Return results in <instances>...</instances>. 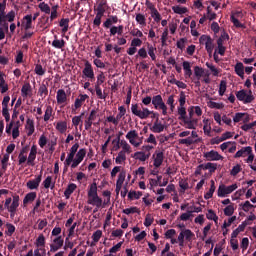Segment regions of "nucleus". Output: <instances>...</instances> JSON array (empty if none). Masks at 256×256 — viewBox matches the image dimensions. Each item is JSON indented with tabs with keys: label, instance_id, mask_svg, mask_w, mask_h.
Returning <instances> with one entry per match:
<instances>
[{
	"label": "nucleus",
	"instance_id": "1",
	"mask_svg": "<svg viewBox=\"0 0 256 256\" xmlns=\"http://www.w3.org/2000/svg\"><path fill=\"white\" fill-rule=\"evenodd\" d=\"M141 108H139V104H132L131 105L132 114L135 115L136 117H139V119H149V116H150L151 119H156V121H159V113L155 111H151L149 110V108L143 107V104H141Z\"/></svg>",
	"mask_w": 256,
	"mask_h": 256
},
{
	"label": "nucleus",
	"instance_id": "2",
	"mask_svg": "<svg viewBox=\"0 0 256 256\" xmlns=\"http://www.w3.org/2000/svg\"><path fill=\"white\" fill-rule=\"evenodd\" d=\"M109 9V4L107 3V0H98L97 6L94 7V11H96V16L93 20L94 27H100L101 26V19H103V16Z\"/></svg>",
	"mask_w": 256,
	"mask_h": 256
},
{
	"label": "nucleus",
	"instance_id": "3",
	"mask_svg": "<svg viewBox=\"0 0 256 256\" xmlns=\"http://www.w3.org/2000/svg\"><path fill=\"white\" fill-rule=\"evenodd\" d=\"M87 203L88 205L97 207V209H101V207H103V199H101L97 193V183L90 185Z\"/></svg>",
	"mask_w": 256,
	"mask_h": 256
},
{
	"label": "nucleus",
	"instance_id": "4",
	"mask_svg": "<svg viewBox=\"0 0 256 256\" xmlns=\"http://www.w3.org/2000/svg\"><path fill=\"white\" fill-rule=\"evenodd\" d=\"M236 97L238 101H243V103H253L255 101V96H253V92L249 90V94H247V91L240 90L236 92Z\"/></svg>",
	"mask_w": 256,
	"mask_h": 256
},
{
	"label": "nucleus",
	"instance_id": "5",
	"mask_svg": "<svg viewBox=\"0 0 256 256\" xmlns=\"http://www.w3.org/2000/svg\"><path fill=\"white\" fill-rule=\"evenodd\" d=\"M239 186L237 184H232L230 186H226L225 184H221L218 187L217 195L218 197H225L226 195H231L233 191H235Z\"/></svg>",
	"mask_w": 256,
	"mask_h": 256
},
{
	"label": "nucleus",
	"instance_id": "6",
	"mask_svg": "<svg viewBox=\"0 0 256 256\" xmlns=\"http://www.w3.org/2000/svg\"><path fill=\"white\" fill-rule=\"evenodd\" d=\"M82 74L86 79H89L90 81H95V71L93 70V65H91V62L89 60H86L84 63V69L82 70Z\"/></svg>",
	"mask_w": 256,
	"mask_h": 256
},
{
	"label": "nucleus",
	"instance_id": "7",
	"mask_svg": "<svg viewBox=\"0 0 256 256\" xmlns=\"http://www.w3.org/2000/svg\"><path fill=\"white\" fill-rule=\"evenodd\" d=\"M153 166L155 169H159L163 165V161H165V153L160 150H156L152 155Z\"/></svg>",
	"mask_w": 256,
	"mask_h": 256
},
{
	"label": "nucleus",
	"instance_id": "8",
	"mask_svg": "<svg viewBox=\"0 0 256 256\" xmlns=\"http://www.w3.org/2000/svg\"><path fill=\"white\" fill-rule=\"evenodd\" d=\"M203 157L206 161H223L224 159V157L215 150L204 152Z\"/></svg>",
	"mask_w": 256,
	"mask_h": 256
},
{
	"label": "nucleus",
	"instance_id": "9",
	"mask_svg": "<svg viewBox=\"0 0 256 256\" xmlns=\"http://www.w3.org/2000/svg\"><path fill=\"white\" fill-rule=\"evenodd\" d=\"M126 139H128L129 143L133 145L134 147H140L141 142L135 141V139H139V133H137V130H130L126 134Z\"/></svg>",
	"mask_w": 256,
	"mask_h": 256
},
{
	"label": "nucleus",
	"instance_id": "10",
	"mask_svg": "<svg viewBox=\"0 0 256 256\" xmlns=\"http://www.w3.org/2000/svg\"><path fill=\"white\" fill-rule=\"evenodd\" d=\"M79 149V143H75L71 149H70V153L68 154L65 162H64V165L66 167H69V165H71V163H73V159H75V155L77 154V151Z\"/></svg>",
	"mask_w": 256,
	"mask_h": 256
},
{
	"label": "nucleus",
	"instance_id": "11",
	"mask_svg": "<svg viewBox=\"0 0 256 256\" xmlns=\"http://www.w3.org/2000/svg\"><path fill=\"white\" fill-rule=\"evenodd\" d=\"M143 45V40L139 38H134L131 41V47L127 50L129 55H135L137 53V47H141Z\"/></svg>",
	"mask_w": 256,
	"mask_h": 256
},
{
	"label": "nucleus",
	"instance_id": "12",
	"mask_svg": "<svg viewBox=\"0 0 256 256\" xmlns=\"http://www.w3.org/2000/svg\"><path fill=\"white\" fill-rule=\"evenodd\" d=\"M43 179V176L40 174L35 179L29 180L26 183V187H28L31 191L34 189H39V185L41 184V181Z\"/></svg>",
	"mask_w": 256,
	"mask_h": 256
},
{
	"label": "nucleus",
	"instance_id": "13",
	"mask_svg": "<svg viewBox=\"0 0 256 256\" xmlns=\"http://www.w3.org/2000/svg\"><path fill=\"white\" fill-rule=\"evenodd\" d=\"M87 99H89V95L80 94L78 96V98L75 99L74 108H72L73 111H75V109H81V107H83V103H85V101H87Z\"/></svg>",
	"mask_w": 256,
	"mask_h": 256
},
{
	"label": "nucleus",
	"instance_id": "14",
	"mask_svg": "<svg viewBox=\"0 0 256 256\" xmlns=\"http://www.w3.org/2000/svg\"><path fill=\"white\" fill-rule=\"evenodd\" d=\"M22 25H24L25 31H29L33 27V15L29 14L23 17Z\"/></svg>",
	"mask_w": 256,
	"mask_h": 256
},
{
	"label": "nucleus",
	"instance_id": "15",
	"mask_svg": "<svg viewBox=\"0 0 256 256\" xmlns=\"http://www.w3.org/2000/svg\"><path fill=\"white\" fill-rule=\"evenodd\" d=\"M37 199V192H29L25 195L23 199V205L24 207H27L29 203H33Z\"/></svg>",
	"mask_w": 256,
	"mask_h": 256
},
{
	"label": "nucleus",
	"instance_id": "16",
	"mask_svg": "<svg viewBox=\"0 0 256 256\" xmlns=\"http://www.w3.org/2000/svg\"><path fill=\"white\" fill-rule=\"evenodd\" d=\"M234 71L236 75H238V77H240L241 79H245V66L242 62L236 63Z\"/></svg>",
	"mask_w": 256,
	"mask_h": 256
},
{
	"label": "nucleus",
	"instance_id": "17",
	"mask_svg": "<svg viewBox=\"0 0 256 256\" xmlns=\"http://www.w3.org/2000/svg\"><path fill=\"white\" fill-rule=\"evenodd\" d=\"M58 105H63V103H67V93L65 90L59 89L56 95Z\"/></svg>",
	"mask_w": 256,
	"mask_h": 256
},
{
	"label": "nucleus",
	"instance_id": "18",
	"mask_svg": "<svg viewBox=\"0 0 256 256\" xmlns=\"http://www.w3.org/2000/svg\"><path fill=\"white\" fill-rule=\"evenodd\" d=\"M152 105L154 106V109H160V107L165 105V102L163 101V97L161 95L153 96Z\"/></svg>",
	"mask_w": 256,
	"mask_h": 256
},
{
	"label": "nucleus",
	"instance_id": "19",
	"mask_svg": "<svg viewBox=\"0 0 256 256\" xmlns=\"http://www.w3.org/2000/svg\"><path fill=\"white\" fill-rule=\"evenodd\" d=\"M251 149V146L242 147L236 152V154L234 155V159H239V157H247V154L251 153Z\"/></svg>",
	"mask_w": 256,
	"mask_h": 256
},
{
	"label": "nucleus",
	"instance_id": "20",
	"mask_svg": "<svg viewBox=\"0 0 256 256\" xmlns=\"http://www.w3.org/2000/svg\"><path fill=\"white\" fill-rule=\"evenodd\" d=\"M233 121L234 123H239L241 121H244V123H247V121H249V114L238 112L235 114Z\"/></svg>",
	"mask_w": 256,
	"mask_h": 256
},
{
	"label": "nucleus",
	"instance_id": "21",
	"mask_svg": "<svg viewBox=\"0 0 256 256\" xmlns=\"http://www.w3.org/2000/svg\"><path fill=\"white\" fill-rule=\"evenodd\" d=\"M182 67L184 69V76L186 79H191V76L193 75V70H191V63L189 61H184L182 63Z\"/></svg>",
	"mask_w": 256,
	"mask_h": 256
},
{
	"label": "nucleus",
	"instance_id": "22",
	"mask_svg": "<svg viewBox=\"0 0 256 256\" xmlns=\"http://www.w3.org/2000/svg\"><path fill=\"white\" fill-rule=\"evenodd\" d=\"M150 129L153 133H163V131H165V125L159 121H155Z\"/></svg>",
	"mask_w": 256,
	"mask_h": 256
},
{
	"label": "nucleus",
	"instance_id": "23",
	"mask_svg": "<svg viewBox=\"0 0 256 256\" xmlns=\"http://www.w3.org/2000/svg\"><path fill=\"white\" fill-rule=\"evenodd\" d=\"M26 129L28 130V133H27L28 137H31V135L35 133V121L28 118L26 121Z\"/></svg>",
	"mask_w": 256,
	"mask_h": 256
},
{
	"label": "nucleus",
	"instance_id": "24",
	"mask_svg": "<svg viewBox=\"0 0 256 256\" xmlns=\"http://www.w3.org/2000/svg\"><path fill=\"white\" fill-rule=\"evenodd\" d=\"M75 189H77V184L71 183L67 186L66 190L64 191V196L66 199H69L71 195L75 192Z\"/></svg>",
	"mask_w": 256,
	"mask_h": 256
},
{
	"label": "nucleus",
	"instance_id": "25",
	"mask_svg": "<svg viewBox=\"0 0 256 256\" xmlns=\"http://www.w3.org/2000/svg\"><path fill=\"white\" fill-rule=\"evenodd\" d=\"M52 47L54 49H63L65 47V40L64 39H57V35H54V40L52 41Z\"/></svg>",
	"mask_w": 256,
	"mask_h": 256
},
{
	"label": "nucleus",
	"instance_id": "26",
	"mask_svg": "<svg viewBox=\"0 0 256 256\" xmlns=\"http://www.w3.org/2000/svg\"><path fill=\"white\" fill-rule=\"evenodd\" d=\"M215 181L211 180L210 181V189L209 191L204 195V199L209 200L213 198V193H215Z\"/></svg>",
	"mask_w": 256,
	"mask_h": 256
},
{
	"label": "nucleus",
	"instance_id": "27",
	"mask_svg": "<svg viewBox=\"0 0 256 256\" xmlns=\"http://www.w3.org/2000/svg\"><path fill=\"white\" fill-rule=\"evenodd\" d=\"M69 18H62L59 22V27H62V33L65 34L69 31Z\"/></svg>",
	"mask_w": 256,
	"mask_h": 256
},
{
	"label": "nucleus",
	"instance_id": "28",
	"mask_svg": "<svg viewBox=\"0 0 256 256\" xmlns=\"http://www.w3.org/2000/svg\"><path fill=\"white\" fill-rule=\"evenodd\" d=\"M51 117H53V107L51 105H46L43 119L47 123Z\"/></svg>",
	"mask_w": 256,
	"mask_h": 256
},
{
	"label": "nucleus",
	"instance_id": "29",
	"mask_svg": "<svg viewBox=\"0 0 256 256\" xmlns=\"http://www.w3.org/2000/svg\"><path fill=\"white\" fill-rule=\"evenodd\" d=\"M206 218L209 221H214V223H218L219 221V216H217V214L215 213V211L213 209H209L208 213L206 214Z\"/></svg>",
	"mask_w": 256,
	"mask_h": 256
},
{
	"label": "nucleus",
	"instance_id": "30",
	"mask_svg": "<svg viewBox=\"0 0 256 256\" xmlns=\"http://www.w3.org/2000/svg\"><path fill=\"white\" fill-rule=\"evenodd\" d=\"M32 92L31 84L25 83L21 88V95L22 97H29V93Z\"/></svg>",
	"mask_w": 256,
	"mask_h": 256
},
{
	"label": "nucleus",
	"instance_id": "31",
	"mask_svg": "<svg viewBox=\"0 0 256 256\" xmlns=\"http://www.w3.org/2000/svg\"><path fill=\"white\" fill-rule=\"evenodd\" d=\"M56 129L61 133H66L67 131V121H59L56 124Z\"/></svg>",
	"mask_w": 256,
	"mask_h": 256
},
{
	"label": "nucleus",
	"instance_id": "32",
	"mask_svg": "<svg viewBox=\"0 0 256 256\" xmlns=\"http://www.w3.org/2000/svg\"><path fill=\"white\" fill-rule=\"evenodd\" d=\"M147 49H148V55L151 57L152 61H156L157 60V55H155V52L157 51V48H155L151 44H148Z\"/></svg>",
	"mask_w": 256,
	"mask_h": 256
},
{
	"label": "nucleus",
	"instance_id": "33",
	"mask_svg": "<svg viewBox=\"0 0 256 256\" xmlns=\"http://www.w3.org/2000/svg\"><path fill=\"white\" fill-rule=\"evenodd\" d=\"M209 171V173H215L217 171V163L208 162L204 164V171Z\"/></svg>",
	"mask_w": 256,
	"mask_h": 256
},
{
	"label": "nucleus",
	"instance_id": "34",
	"mask_svg": "<svg viewBox=\"0 0 256 256\" xmlns=\"http://www.w3.org/2000/svg\"><path fill=\"white\" fill-rule=\"evenodd\" d=\"M205 49L208 55L211 57V55H213V49H215V44H213L212 38L206 42Z\"/></svg>",
	"mask_w": 256,
	"mask_h": 256
},
{
	"label": "nucleus",
	"instance_id": "35",
	"mask_svg": "<svg viewBox=\"0 0 256 256\" xmlns=\"http://www.w3.org/2000/svg\"><path fill=\"white\" fill-rule=\"evenodd\" d=\"M123 161H127V156L125 155V151H120L118 153V156L115 159V163L117 165H121V163H123Z\"/></svg>",
	"mask_w": 256,
	"mask_h": 256
},
{
	"label": "nucleus",
	"instance_id": "36",
	"mask_svg": "<svg viewBox=\"0 0 256 256\" xmlns=\"http://www.w3.org/2000/svg\"><path fill=\"white\" fill-rule=\"evenodd\" d=\"M35 159H37V154L30 152L27 158V165L29 167H35Z\"/></svg>",
	"mask_w": 256,
	"mask_h": 256
},
{
	"label": "nucleus",
	"instance_id": "37",
	"mask_svg": "<svg viewBox=\"0 0 256 256\" xmlns=\"http://www.w3.org/2000/svg\"><path fill=\"white\" fill-rule=\"evenodd\" d=\"M143 196V192L140 191H130L128 193V199H130L131 201H133V199H141V197Z\"/></svg>",
	"mask_w": 256,
	"mask_h": 256
},
{
	"label": "nucleus",
	"instance_id": "38",
	"mask_svg": "<svg viewBox=\"0 0 256 256\" xmlns=\"http://www.w3.org/2000/svg\"><path fill=\"white\" fill-rule=\"evenodd\" d=\"M172 11H174V13H176L177 15H185V13H187L188 9H187V7L173 6Z\"/></svg>",
	"mask_w": 256,
	"mask_h": 256
},
{
	"label": "nucleus",
	"instance_id": "39",
	"mask_svg": "<svg viewBox=\"0 0 256 256\" xmlns=\"http://www.w3.org/2000/svg\"><path fill=\"white\" fill-rule=\"evenodd\" d=\"M51 183H53V177H51V176L46 177V179L43 181L44 188L50 189V187H51V189H54L55 184H52V186H51Z\"/></svg>",
	"mask_w": 256,
	"mask_h": 256
},
{
	"label": "nucleus",
	"instance_id": "40",
	"mask_svg": "<svg viewBox=\"0 0 256 256\" xmlns=\"http://www.w3.org/2000/svg\"><path fill=\"white\" fill-rule=\"evenodd\" d=\"M136 21L139 23V25H142V27H145L147 25V18H145V15L138 13L136 14Z\"/></svg>",
	"mask_w": 256,
	"mask_h": 256
},
{
	"label": "nucleus",
	"instance_id": "41",
	"mask_svg": "<svg viewBox=\"0 0 256 256\" xmlns=\"http://www.w3.org/2000/svg\"><path fill=\"white\" fill-rule=\"evenodd\" d=\"M178 115H180L179 116L180 121H185V119L187 118V110L185 109V107L183 106L178 107Z\"/></svg>",
	"mask_w": 256,
	"mask_h": 256
},
{
	"label": "nucleus",
	"instance_id": "42",
	"mask_svg": "<svg viewBox=\"0 0 256 256\" xmlns=\"http://www.w3.org/2000/svg\"><path fill=\"white\" fill-rule=\"evenodd\" d=\"M38 7L40 11H42L43 13H46V15H49L51 13V7H49V4L45 2L40 3Z\"/></svg>",
	"mask_w": 256,
	"mask_h": 256
},
{
	"label": "nucleus",
	"instance_id": "43",
	"mask_svg": "<svg viewBox=\"0 0 256 256\" xmlns=\"http://www.w3.org/2000/svg\"><path fill=\"white\" fill-rule=\"evenodd\" d=\"M95 92L98 97V99H107V94H103V90L101 89V86L95 85Z\"/></svg>",
	"mask_w": 256,
	"mask_h": 256
},
{
	"label": "nucleus",
	"instance_id": "44",
	"mask_svg": "<svg viewBox=\"0 0 256 256\" xmlns=\"http://www.w3.org/2000/svg\"><path fill=\"white\" fill-rule=\"evenodd\" d=\"M87 155V150H85V148L80 149L77 153H76V160L80 161V163L83 161V159H85V156Z\"/></svg>",
	"mask_w": 256,
	"mask_h": 256
},
{
	"label": "nucleus",
	"instance_id": "45",
	"mask_svg": "<svg viewBox=\"0 0 256 256\" xmlns=\"http://www.w3.org/2000/svg\"><path fill=\"white\" fill-rule=\"evenodd\" d=\"M205 73V70L199 66L194 67V75L196 79H201L203 77V74Z\"/></svg>",
	"mask_w": 256,
	"mask_h": 256
},
{
	"label": "nucleus",
	"instance_id": "46",
	"mask_svg": "<svg viewBox=\"0 0 256 256\" xmlns=\"http://www.w3.org/2000/svg\"><path fill=\"white\" fill-rule=\"evenodd\" d=\"M151 17H153L156 23H159L161 21V14L157 10V8H152Z\"/></svg>",
	"mask_w": 256,
	"mask_h": 256
},
{
	"label": "nucleus",
	"instance_id": "47",
	"mask_svg": "<svg viewBox=\"0 0 256 256\" xmlns=\"http://www.w3.org/2000/svg\"><path fill=\"white\" fill-rule=\"evenodd\" d=\"M133 159H136L138 161H146L145 152H135L134 155H132Z\"/></svg>",
	"mask_w": 256,
	"mask_h": 256
},
{
	"label": "nucleus",
	"instance_id": "48",
	"mask_svg": "<svg viewBox=\"0 0 256 256\" xmlns=\"http://www.w3.org/2000/svg\"><path fill=\"white\" fill-rule=\"evenodd\" d=\"M230 20L232 21L234 27H238V28H240V29H243V27H245V25H243L242 23H240V22H239V19H237V18L235 17V14H232V15L230 16Z\"/></svg>",
	"mask_w": 256,
	"mask_h": 256
},
{
	"label": "nucleus",
	"instance_id": "49",
	"mask_svg": "<svg viewBox=\"0 0 256 256\" xmlns=\"http://www.w3.org/2000/svg\"><path fill=\"white\" fill-rule=\"evenodd\" d=\"M191 217H193V211L187 210L186 213H182L180 215V221H189V219H191Z\"/></svg>",
	"mask_w": 256,
	"mask_h": 256
},
{
	"label": "nucleus",
	"instance_id": "50",
	"mask_svg": "<svg viewBox=\"0 0 256 256\" xmlns=\"http://www.w3.org/2000/svg\"><path fill=\"white\" fill-rule=\"evenodd\" d=\"M0 26L3 31H6V33L9 32V23H7V20L0 16Z\"/></svg>",
	"mask_w": 256,
	"mask_h": 256
},
{
	"label": "nucleus",
	"instance_id": "51",
	"mask_svg": "<svg viewBox=\"0 0 256 256\" xmlns=\"http://www.w3.org/2000/svg\"><path fill=\"white\" fill-rule=\"evenodd\" d=\"M38 93L40 97H45L46 95H49V90L47 89V86L45 84H42L39 87Z\"/></svg>",
	"mask_w": 256,
	"mask_h": 256
},
{
	"label": "nucleus",
	"instance_id": "52",
	"mask_svg": "<svg viewBox=\"0 0 256 256\" xmlns=\"http://www.w3.org/2000/svg\"><path fill=\"white\" fill-rule=\"evenodd\" d=\"M102 236H103V231L96 230L92 235V239L94 243H99V240L101 239Z\"/></svg>",
	"mask_w": 256,
	"mask_h": 256
},
{
	"label": "nucleus",
	"instance_id": "53",
	"mask_svg": "<svg viewBox=\"0 0 256 256\" xmlns=\"http://www.w3.org/2000/svg\"><path fill=\"white\" fill-rule=\"evenodd\" d=\"M119 113L116 115V119L119 121H121V118L125 117V113H127V109H125V106H120L118 108Z\"/></svg>",
	"mask_w": 256,
	"mask_h": 256
},
{
	"label": "nucleus",
	"instance_id": "54",
	"mask_svg": "<svg viewBox=\"0 0 256 256\" xmlns=\"http://www.w3.org/2000/svg\"><path fill=\"white\" fill-rule=\"evenodd\" d=\"M227 91V82L221 81L219 86V95L220 97H223L225 95V92Z\"/></svg>",
	"mask_w": 256,
	"mask_h": 256
},
{
	"label": "nucleus",
	"instance_id": "55",
	"mask_svg": "<svg viewBox=\"0 0 256 256\" xmlns=\"http://www.w3.org/2000/svg\"><path fill=\"white\" fill-rule=\"evenodd\" d=\"M242 211H245V213L249 212L250 209H253L255 205L251 204L249 200L245 201L244 204H241Z\"/></svg>",
	"mask_w": 256,
	"mask_h": 256
},
{
	"label": "nucleus",
	"instance_id": "56",
	"mask_svg": "<svg viewBox=\"0 0 256 256\" xmlns=\"http://www.w3.org/2000/svg\"><path fill=\"white\" fill-rule=\"evenodd\" d=\"M36 247H45V236L40 234L36 239Z\"/></svg>",
	"mask_w": 256,
	"mask_h": 256
},
{
	"label": "nucleus",
	"instance_id": "57",
	"mask_svg": "<svg viewBox=\"0 0 256 256\" xmlns=\"http://www.w3.org/2000/svg\"><path fill=\"white\" fill-rule=\"evenodd\" d=\"M183 233H184V238L186 239V241H191V239H193V237H195V234L190 229L183 230Z\"/></svg>",
	"mask_w": 256,
	"mask_h": 256
},
{
	"label": "nucleus",
	"instance_id": "58",
	"mask_svg": "<svg viewBox=\"0 0 256 256\" xmlns=\"http://www.w3.org/2000/svg\"><path fill=\"white\" fill-rule=\"evenodd\" d=\"M127 177V173H125V171H122L119 173L118 175V179L116 184L118 185H123V183H125V178Z\"/></svg>",
	"mask_w": 256,
	"mask_h": 256
},
{
	"label": "nucleus",
	"instance_id": "59",
	"mask_svg": "<svg viewBox=\"0 0 256 256\" xmlns=\"http://www.w3.org/2000/svg\"><path fill=\"white\" fill-rule=\"evenodd\" d=\"M54 245H56V247H59L61 249V247H63V244L65 243V240H63V236H58L53 240Z\"/></svg>",
	"mask_w": 256,
	"mask_h": 256
},
{
	"label": "nucleus",
	"instance_id": "60",
	"mask_svg": "<svg viewBox=\"0 0 256 256\" xmlns=\"http://www.w3.org/2000/svg\"><path fill=\"white\" fill-rule=\"evenodd\" d=\"M233 213H235V207H233V205H228L226 209H224V215H226V217H231Z\"/></svg>",
	"mask_w": 256,
	"mask_h": 256
},
{
	"label": "nucleus",
	"instance_id": "61",
	"mask_svg": "<svg viewBox=\"0 0 256 256\" xmlns=\"http://www.w3.org/2000/svg\"><path fill=\"white\" fill-rule=\"evenodd\" d=\"M6 227H7L6 234L8 235V237H11L13 233H15V225L11 223H7Z\"/></svg>",
	"mask_w": 256,
	"mask_h": 256
},
{
	"label": "nucleus",
	"instance_id": "62",
	"mask_svg": "<svg viewBox=\"0 0 256 256\" xmlns=\"http://www.w3.org/2000/svg\"><path fill=\"white\" fill-rule=\"evenodd\" d=\"M179 143L181 145H193V143H195V141L193 140L192 137H188V138H185V139H180L179 140Z\"/></svg>",
	"mask_w": 256,
	"mask_h": 256
},
{
	"label": "nucleus",
	"instance_id": "63",
	"mask_svg": "<svg viewBox=\"0 0 256 256\" xmlns=\"http://www.w3.org/2000/svg\"><path fill=\"white\" fill-rule=\"evenodd\" d=\"M36 75L43 76L45 75V69H43V66L41 64H37L34 69Z\"/></svg>",
	"mask_w": 256,
	"mask_h": 256
},
{
	"label": "nucleus",
	"instance_id": "64",
	"mask_svg": "<svg viewBox=\"0 0 256 256\" xmlns=\"http://www.w3.org/2000/svg\"><path fill=\"white\" fill-rule=\"evenodd\" d=\"M19 121L16 122V126L12 130V137L13 139H17L19 137Z\"/></svg>",
	"mask_w": 256,
	"mask_h": 256
}]
</instances>
